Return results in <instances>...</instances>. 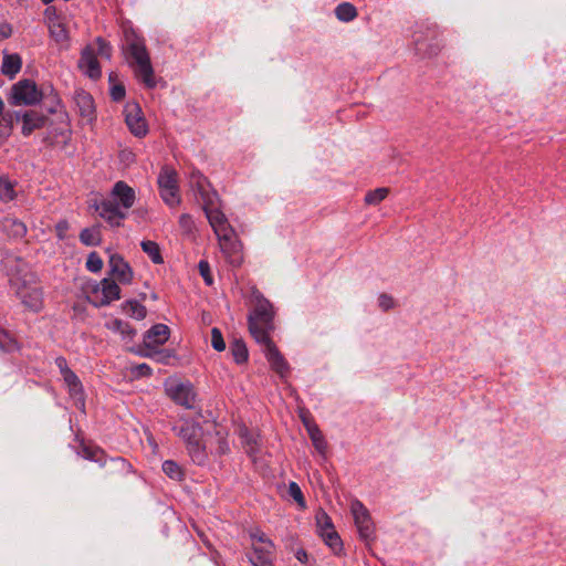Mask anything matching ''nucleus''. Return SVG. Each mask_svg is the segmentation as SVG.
I'll list each match as a JSON object with an SVG mask.
<instances>
[{"label": "nucleus", "instance_id": "24", "mask_svg": "<svg viewBox=\"0 0 566 566\" xmlns=\"http://www.w3.org/2000/svg\"><path fill=\"white\" fill-rule=\"evenodd\" d=\"M63 380L69 388L70 395L76 399L82 406H84V392L83 386L78 377L75 375L73 370L62 375Z\"/></svg>", "mask_w": 566, "mask_h": 566}, {"label": "nucleus", "instance_id": "40", "mask_svg": "<svg viewBox=\"0 0 566 566\" xmlns=\"http://www.w3.org/2000/svg\"><path fill=\"white\" fill-rule=\"evenodd\" d=\"M322 536L324 537L325 543L333 549H338L342 547V541L338 534L334 531V527L332 530H327V532L322 533Z\"/></svg>", "mask_w": 566, "mask_h": 566}, {"label": "nucleus", "instance_id": "58", "mask_svg": "<svg viewBox=\"0 0 566 566\" xmlns=\"http://www.w3.org/2000/svg\"><path fill=\"white\" fill-rule=\"evenodd\" d=\"M296 558L301 563H306L307 562V553L304 549H300L296 552Z\"/></svg>", "mask_w": 566, "mask_h": 566}, {"label": "nucleus", "instance_id": "9", "mask_svg": "<svg viewBox=\"0 0 566 566\" xmlns=\"http://www.w3.org/2000/svg\"><path fill=\"white\" fill-rule=\"evenodd\" d=\"M350 511L354 516V521L358 530L359 536L364 541L374 539L375 526L371 521V516L368 510L364 506V504L359 501H354L350 505Z\"/></svg>", "mask_w": 566, "mask_h": 566}, {"label": "nucleus", "instance_id": "61", "mask_svg": "<svg viewBox=\"0 0 566 566\" xmlns=\"http://www.w3.org/2000/svg\"><path fill=\"white\" fill-rule=\"evenodd\" d=\"M3 108H4V104H3L2 99L0 98V115H2Z\"/></svg>", "mask_w": 566, "mask_h": 566}, {"label": "nucleus", "instance_id": "29", "mask_svg": "<svg viewBox=\"0 0 566 566\" xmlns=\"http://www.w3.org/2000/svg\"><path fill=\"white\" fill-rule=\"evenodd\" d=\"M80 240L86 247L98 245L102 241L99 226H93V227L83 229L80 233Z\"/></svg>", "mask_w": 566, "mask_h": 566}, {"label": "nucleus", "instance_id": "17", "mask_svg": "<svg viewBox=\"0 0 566 566\" xmlns=\"http://www.w3.org/2000/svg\"><path fill=\"white\" fill-rule=\"evenodd\" d=\"M78 67L92 80H98L102 75L101 66L97 61L95 51L91 46H86L78 60Z\"/></svg>", "mask_w": 566, "mask_h": 566}, {"label": "nucleus", "instance_id": "2", "mask_svg": "<svg viewBox=\"0 0 566 566\" xmlns=\"http://www.w3.org/2000/svg\"><path fill=\"white\" fill-rule=\"evenodd\" d=\"M253 310L248 316L249 331L256 343L271 338L274 331L275 311L272 303L258 290L251 293Z\"/></svg>", "mask_w": 566, "mask_h": 566}, {"label": "nucleus", "instance_id": "39", "mask_svg": "<svg viewBox=\"0 0 566 566\" xmlns=\"http://www.w3.org/2000/svg\"><path fill=\"white\" fill-rule=\"evenodd\" d=\"M86 269L93 273H97L103 269V260L97 252H91L86 260Z\"/></svg>", "mask_w": 566, "mask_h": 566}, {"label": "nucleus", "instance_id": "18", "mask_svg": "<svg viewBox=\"0 0 566 566\" xmlns=\"http://www.w3.org/2000/svg\"><path fill=\"white\" fill-rule=\"evenodd\" d=\"M109 274L117 279L120 283H130L133 280V271L129 264L119 254H112L108 261Z\"/></svg>", "mask_w": 566, "mask_h": 566}, {"label": "nucleus", "instance_id": "35", "mask_svg": "<svg viewBox=\"0 0 566 566\" xmlns=\"http://www.w3.org/2000/svg\"><path fill=\"white\" fill-rule=\"evenodd\" d=\"M50 35L60 44H64L69 38L67 31L61 22H52L50 24Z\"/></svg>", "mask_w": 566, "mask_h": 566}, {"label": "nucleus", "instance_id": "59", "mask_svg": "<svg viewBox=\"0 0 566 566\" xmlns=\"http://www.w3.org/2000/svg\"><path fill=\"white\" fill-rule=\"evenodd\" d=\"M108 77H109V82L114 83L116 77H117V74L116 73H111Z\"/></svg>", "mask_w": 566, "mask_h": 566}, {"label": "nucleus", "instance_id": "48", "mask_svg": "<svg viewBox=\"0 0 566 566\" xmlns=\"http://www.w3.org/2000/svg\"><path fill=\"white\" fill-rule=\"evenodd\" d=\"M96 42L98 44V54L109 60L112 56V46L102 38H97Z\"/></svg>", "mask_w": 566, "mask_h": 566}, {"label": "nucleus", "instance_id": "45", "mask_svg": "<svg viewBox=\"0 0 566 566\" xmlns=\"http://www.w3.org/2000/svg\"><path fill=\"white\" fill-rule=\"evenodd\" d=\"M126 94L125 86L120 83H114L111 87V97L114 102H120Z\"/></svg>", "mask_w": 566, "mask_h": 566}, {"label": "nucleus", "instance_id": "60", "mask_svg": "<svg viewBox=\"0 0 566 566\" xmlns=\"http://www.w3.org/2000/svg\"><path fill=\"white\" fill-rule=\"evenodd\" d=\"M140 356L150 357L151 354L149 352H138Z\"/></svg>", "mask_w": 566, "mask_h": 566}, {"label": "nucleus", "instance_id": "30", "mask_svg": "<svg viewBox=\"0 0 566 566\" xmlns=\"http://www.w3.org/2000/svg\"><path fill=\"white\" fill-rule=\"evenodd\" d=\"M142 250L150 258L155 264L164 263L160 248L157 242L151 240H145L140 243Z\"/></svg>", "mask_w": 566, "mask_h": 566}, {"label": "nucleus", "instance_id": "31", "mask_svg": "<svg viewBox=\"0 0 566 566\" xmlns=\"http://www.w3.org/2000/svg\"><path fill=\"white\" fill-rule=\"evenodd\" d=\"M123 311L130 317L144 319L147 315L146 307L137 301L130 300L123 304Z\"/></svg>", "mask_w": 566, "mask_h": 566}, {"label": "nucleus", "instance_id": "37", "mask_svg": "<svg viewBox=\"0 0 566 566\" xmlns=\"http://www.w3.org/2000/svg\"><path fill=\"white\" fill-rule=\"evenodd\" d=\"M15 197L13 185L4 178H0V199L3 201H11Z\"/></svg>", "mask_w": 566, "mask_h": 566}, {"label": "nucleus", "instance_id": "8", "mask_svg": "<svg viewBox=\"0 0 566 566\" xmlns=\"http://www.w3.org/2000/svg\"><path fill=\"white\" fill-rule=\"evenodd\" d=\"M92 296L96 307L106 306L120 298V287L114 280L105 277L93 287Z\"/></svg>", "mask_w": 566, "mask_h": 566}, {"label": "nucleus", "instance_id": "54", "mask_svg": "<svg viewBox=\"0 0 566 566\" xmlns=\"http://www.w3.org/2000/svg\"><path fill=\"white\" fill-rule=\"evenodd\" d=\"M134 371L137 374V376H150L151 375V368L147 364H139L134 368Z\"/></svg>", "mask_w": 566, "mask_h": 566}, {"label": "nucleus", "instance_id": "23", "mask_svg": "<svg viewBox=\"0 0 566 566\" xmlns=\"http://www.w3.org/2000/svg\"><path fill=\"white\" fill-rule=\"evenodd\" d=\"M249 560L253 566H273L272 548L252 543V553L249 555Z\"/></svg>", "mask_w": 566, "mask_h": 566}, {"label": "nucleus", "instance_id": "43", "mask_svg": "<svg viewBox=\"0 0 566 566\" xmlns=\"http://www.w3.org/2000/svg\"><path fill=\"white\" fill-rule=\"evenodd\" d=\"M198 269H199V273L200 275L202 276L205 283L207 285H212L213 284V277L211 275V270H210V264L208 261L206 260H201L198 264Z\"/></svg>", "mask_w": 566, "mask_h": 566}, {"label": "nucleus", "instance_id": "51", "mask_svg": "<svg viewBox=\"0 0 566 566\" xmlns=\"http://www.w3.org/2000/svg\"><path fill=\"white\" fill-rule=\"evenodd\" d=\"M216 439H217V442H218L217 451L220 454L226 453L229 450V447H228V443H227L223 434L220 431H216Z\"/></svg>", "mask_w": 566, "mask_h": 566}, {"label": "nucleus", "instance_id": "38", "mask_svg": "<svg viewBox=\"0 0 566 566\" xmlns=\"http://www.w3.org/2000/svg\"><path fill=\"white\" fill-rule=\"evenodd\" d=\"M287 493L298 504L301 509H305V499L301 488L296 482H290Z\"/></svg>", "mask_w": 566, "mask_h": 566}, {"label": "nucleus", "instance_id": "20", "mask_svg": "<svg viewBox=\"0 0 566 566\" xmlns=\"http://www.w3.org/2000/svg\"><path fill=\"white\" fill-rule=\"evenodd\" d=\"M112 195L114 196L115 201H119L120 208L124 210H128L133 207L135 202V191L132 187H129L124 181H117L114 185Z\"/></svg>", "mask_w": 566, "mask_h": 566}, {"label": "nucleus", "instance_id": "49", "mask_svg": "<svg viewBox=\"0 0 566 566\" xmlns=\"http://www.w3.org/2000/svg\"><path fill=\"white\" fill-rule=\"evenodd\" d=\"M378 302H379V306L384 311H388V310L392 308L395 305L394 298L390 295L385 294V293L379 295Z\"/></svg>", "mask_w": 566, "mask_h": 566}, {"label": "nucleus", "instance_id": "13", "mask_svg": "<svg viewBox=\"0 0 566 566\" xmlns=\"http://www.w3.org/2000/svg\"><path fill=\"white\" fill-rule=\"evenodd\" d=\"M96 211L113 227H119L122 220L126 218V212L113 199L103 200L99 206H96Z\"/></svg>", "mask_w": 566, "mask_h": 566}, {"label": "nucleus", "instance_id": "52", "mask_svg": "<svg viewBox=\"0 0 566 566\" xmlns=\"http://www.w3.org/2000/svg\"><path fill=\"white\" fill-rule=\"evenodd\" d=\"M12 34V28L9 23L0 21V41L10 38Z\"/></svg>", "mask_w": 566, "mask_h": 566}, {"label": "nucleus", "instance_id": "50", "mask_svg": "<svg viewBox=\"0 0 566 566\" xmlns=\"http://www.w3.org/2000/svg\"><path fill=\"white\" fill-rule=\"evenodd\" d=\"M70 226L66 220H61L55 226V232L60 240H64Z\"/></svg>", "mask_w": 566, "mask_h": 566}, {"label": "nucleus", "instance_id": "33", "mask_svg": "<svg viewBox=\"0 0 566 566\" xmlns=\"http://www.w3.org/2000/svg\"><path fill=\"white\" fill-rule=\"evenodd\" d=\"M230 349L237 364H242L248 360V348L243 340L235 339L231 343Z\"/></svg>", "mask_w": 566, "mask_h": 566}, {"label": "nucleus", "instance_id": "4", "mask_svg": "<svg viewBox=\"0 0 566 566\" xmlns=\"http://www.w3.org/2000/svg\"><path fill=\"white\" fill-rule=\"evenodd\" d=\"M178 434L187 444V450L192 461L203 464L207 460V447L211 441L205 437L202 427L192 421H186L179 429Z\"/></svg>", "mask_w": 566, "mask_h": 566}, {"label": "nucleus", "instance_id": "22", "mask_svg": "<svg viewBox=\"0 0 566 566\" xmlns=\"http://www.w3.org/2000/svg\"><path fill=\"white\" fill-rule=\"evenodd\" d=\"M191 185L197 189L200 199L202 201V206L206 205L207 198L211 201H218V195L216 191H211L208 189L209 182L206 177H203L199 172H193L191 176Z\"/></svg>", "mask_w": 566, "mask_h": 566}, {"label": "nucleus", "instance_id": "46", "mask_svg": "<svg viewBox=\"0 0 566 566\" xmlns=\"http://www.w3.org/2000/svg\"><path fill=\"white\" fill-rule=\"evenodd\" d=\"M179 226L185 232H192V230L195 229V222L192 217L188 213H182L179 217Z\"/></svg>", "mask_w": 566, "mask_h": 566}, {"label": "nucleus", "instance_id": "56", "mask_svg": "<svg viewBox=\"0 0 566 566\" xmlns=\"http://www.w3.org/2000/svg\"><path fill=\"white\" fill-rule=\"evenodd\" d=\"M245 442H247V453L249 455H253L258 451L256 441L251 437V438H247Z\"/></svg>", "mask_w": 566, "mask_h": 566}, {"label": "nucleus", "instance_id": "1", "mask_svg": "<svg viewBox=\"0 0 566 566\" xmlns=\"http://www.w3.org/2000/svg\"><path fill=\"white\" fill-rule=\"evenodd\" d=\"M207 199L202 209L218 238L220 250L231 265L239 266L243 260L242 244L238 240L226 214L218 208L217 201H211L209 198Z\"/></svg>", "mask_w": 566, "mask_h": 566}, {"label": "nucleus", "instance_id": "53", "mask_svg": "<svg viewBox=\"0 0 566 566\" xmlns=\"http://www.w3.org/2000/svg\"><path fill=\"white\" fill-rule=\"evenodd\" d=\"M55 365L59 368L61 375L71 371L70 367L67 366V361L63 356H59L55 358Z\"/></svg>", "mask_w": 566, "mask_h": 566}, {"label": "nucleus", "instance_id": "47", "mask_svg": "<svg viewBox=\"0 0 566 566\" xmlns=\"http://www.w3.org/2000/svg\"><path fill=\"white\" fill-rule=\"evenodd\" d=\"M317 525L322 530V533L327 532V530L333 528L332 521L329 516L325 512H321L316 516Z\"/></svg>", "mask_w": 566, "mask_h": 566}, {"label": "nucleus", "instance_id": "41", "mask_svg": "<svg viewBox=\"0 0 566 566\" xmlns=\"http://www.w3.org/2000/svg\"><path fill=\"white\" fill-rule=\"evenodd\" d=\"M0 348L6 352H12L18 348L17 342L2 329H0Z\"/></svg>", "mask_w": 566, "mask_h": 566}, {"label": "nucleus", "instance_id": "14", "mask_svg": "<svg viewBox=\"0 0 566 566\" xmlns=\"http://www.w3.org/2000/svg\"><path fill=\"white\" fill-rule=\"evenodd\" d=\"M415 48L418 54L423 57H431L437 55L441 50V43L434 30H431L428 38L421 34H415Z\"/></svg>", "mask_w": 566, "mask_h": 566}, {"label": "nucleus", "instance_id": "27", "mask_svg": "<svg viewBox=\"0 0 566 566\" xmlns=\"http://www.w3.org/2000/svg\"><path fill=\"white\" fill-rule=\"evenodd\" d=\"M80 454L86 460L98 463L99 467L105 465L108 458L105 451L96 446L82 444Z\"/></svg>", "mask_w": 566, "mask_h": 566}, {"label": "nucleus", "instance_id": "55", "mask_svg": "<svg viewBox=\"0 0 566 566\" xmlns=\"http://www.w3.org/2000/svg\"><path fill=\"white\" fill-rule=\"evenodd\" d=\"M10 129V123L2 115H0V137L8 135Z\"/></svg>", "mask_w": 566, "mask_h": 566}, {"label": "nucleus", "instance_id": "11", "mask_svg": "<svg viewBox=\"0 0 566 566\" xmlns=\"http://www.w3.org/2000/svg\"><path fill=\"white\" fill-rule=\"evenodd\" d=\"M125 122L136 137L140 138L147 135L148 126L137 103H128L125 106Z\"/></svg>", "mask_w": 566, "mask_h": 566}, {"label": "nucleus", "instance_id": "42", "mask_svg": "<svg viewBox=\"0 0 566 566\" xmlns=\"http://www.w3.org/2000/svg\"><path fill=\"white\" fill-rule=\"evenodd\" d=\"M211 345L217 352L226 349V343L219 328L213 327L211 329Z\"/></svg>", "mask_w": 566, "mask_h": 566}, {"label": "nucleus", "instance_id": "12", "mask_svg": "<svg viewBox=\"0 0 566 566\" xmlns=\"http://www.w3.org/2000/svg\"><path fill=\"white\" fill-rule=\"evenodd\" d=\"M73 102L77 114L84 122L92 123L95 119V103L93 96L88 92L82 88L76 90L73 95Z\"/></svg>", "mask_w": 566, "mask_h": 566}, {"label": "nucleus", "instance_id": "5", "mask_svg": "<svg viewBox=\"0 0 566 566\" xmlns=\"http://www.w3.org/2000/svg\"><path fill=\"white\" fill-rule=\"evenodd\" d=\"M157 184L161 199L169 207H176L180 203L178 175L177 171L168 166L161 168Z\"/></svg>", "mask_w": 566, "mask_h": 566}, {"label": "nucleus", "instance_id": "6", "mask_svg": "<svg viewBox=\"0 0 566 566\" xmlns=\"http://www.w3.org/2000/svg\"><path fill=\"white\" fill-rule=\"evenodd\" d=\"M42 99V92L32 80H21L12 86L11 103L14 105H33Z\"/></svg>", "mask_w": 566, "mask_h": 566}, {"label": "nucleus", "instance_id": "15", "mask_svg": "<svg viewBox=\"0 0 566 566\" xmlns=\"http://www.w3.org/2000/svg\"><path fill=\"white\" fill-rule=\"evenodd\" d=\"M170 398L178 405L192 409L196 402V392L191 384H177L168 389Z\"/></svg>", "mask_w": 566, "mask_h": 566}, {"label": "nucleus", "instance_id": "28", "mask_svg": "<svg viewBox=\"0 0 566 566\" xmlns=\"http://www.w3.org/2000/svg\"><path fill=\"white\" fill-rule=\"evenodd\" d=\"M106 327L122 335L123 339L132 340L136 335V331L129 323L115 318L106 324Z\"/></svg>", "mask_w": 566, "mask_h": 566}, {"label": "nucleus", "instance_id": "32", "mask_svg": "<svg viewBox=\"0 0 566 566\" xmlns=\"http://www.w3.org/2000/svg\"><path fill=\"white\" fill-rule=\"evenodd\" d=\"M335 14L338 20L349 22L357 17V10L350 2H343L336 7Z\"/></svg>", "mask_w": 566, "mask_h": 566}, {"label": "nucleus", "instance_id": "21", "mask_svg": "<svg viewBox=\"0 0 566 566\" xmlns=\"http://www.w3.org/2000/svg\"><path fill=\"white\" fill-rule=\"evenodd\" d=\"M48 120V117L36 111H28L22 115V134L24 136L31 135L35 129L42 128Z\"/></svg>", "mask_w": 566, "mask_h": 566}, {"label": "nucleus", "instance_id": "10", "mask_svg": "<svg viewBox=\"0 0 566 566\" xmlns=\"http://www.w3.org/2000/svg\"><path fill=\"white\" fill-rule=\"evenodd\" d=\"M262 352L268 359L271 369L275 371L281 378H286L290 374V366L273 340L266 339L259 343Z\"/></svg>", "mask_w": 566, "mask_h": 566}, {"label": "nucleus", "instance_id": "34", "mask_svg": "<svg viewBox=\"0 0 566 566\" xmlns=\"http://www.w3.org/2000/svg\"><path fill=\"white\" fill-rule=\"evenodd\" d=\"M163 471L165 474L175 480V481H181L184 479V470L182 468L172 460H166L163 463Z\"/></svg>", "mask_w": 566, "mask_h": 566}, {"label": "nucleus", "instance_id": "7", "mask_svg": "<svg viewBox=\"0 0 566 566\" xmlns=\"http://www.w3.org/2000/svg\"><path fill=\"white\" fill-rule=\"evenodd\" d=\"M28 277L18 286L17 293L25 307L38 312L42 308L43 294L35 283V276L30 274Z\"/></svg>", "mask_w": 566, "mask_h": 566}, {"label": "nucleus", "instance_id": "3", "mask_svg": "<svg viewBox=\"0 0 566 566\" xmlns=\"http://www.w3.org/2000/svg\"><path fill=\"white\" fill-rule=\"evenodd\" d=\"M125 41L126 52L132 59L129 65L134 69L135 76L142 81L146 87L154 88L157 83L145 40L137 35L135 31L127 30L125 31Z\"/></svg>", "mask_w": 566, "mask_h": 566}, {"label": "nucleus", "instance_id": "57", "mask_svg": "<svg viewBox=\"0 0 566 566\" xmlns=\"http://www.w3.org/2000/svg\"><path fill=\"white\" fill-rule=\"evenodd\" d=\"M12 226L14 228V233L17 235L22 237L27 233V227L24 226V223H22L20 221H13Z\"/></svg>", "mask_w": 566, "mask_h": 566}, {"label": "nucleus", "instance_id": "25", "mask_svg": "<svg viewBox=\"0 0 566 566\" xmlns=\"http://www.w3.org/2000/svg\"><path fill=\"white\" fill-rule=\"evenodd\" d=\"M22 67V59L19 54H8L3 55L1 72L3 75L9 78H13Z\"/></svg>", "mask_w": 566, "mask_h": 566}, {"label": "nucleus", "instance_id": "36", "mask_svg": "<svg viewBox=\"0 0 566 566\" xmlns=\"http://www.w3.org/2000/svg\"><path fill=\"white\" fill-rule=\"evenodd\" d=\"M388 193H389L388 188H385V187L377 188V189L371 190L366 193L365 202L367 205H378L388 196Z\"/></svg>", "mask_w": 566, "mask_h": 566}, {"label": "nucleus", "instance_id": "62", "mask_svg": "<svg viewBox=\"0 0 566 566\" xmlns=\"http://www.w3.org/2000/svg\"><path fill=\"white\" fill-rule=\"evenodd\" d=\"M43 3L48 4L51 3L53 0H41Z\"/></svg>", "mask_w": 566, "mask_h": 566}, {"label": "nucleus", "instance_id": "26", "mask_svg": "<svg viewBox=\"0 0 566 566\" xmlns=\"http://www.w3.org/2000/svg\"><path fill=\"white\" fill-rule=\"evenodd\" d=\"M303 422L306 427V430L308 432V436H310L315 449L321 454H325L326 449H327V442L325 441L324 436L321 432L319 428L314 422H311V421L306 420L305 418H303Z\"/></svg>", "mask_w": 566, "mask_h": 566}, {"label": "nucleus", "instance_id": "44", "mask_svg": "<svg viewBox=\"0 0 566 566\" xmlns=\"http://www.w3.org/2000/svg\"><path fill=\"white\" fill-rule=\"evenodd\" d=\"M252 543H256L259 546H265L268 548H273L272 542L265 536L264 533L260 531L251 532L250 534Z\"/></svg>", "mask_w": 566, "mask_h": 566}, {"label": "nucleus", "instance_id": "19", "mask_svg": "<svg viewBox=\"0 0 566 566\" xmlns=\"http://www.w3.org/2000/svg\"><path fill=\"white\" fill-rule=\"evenodd\" d=\"M170 335L169 327L165 324H156L147 331L144 345L147 349L164 345Z\"/></svg>", "mask_w": 566, "mask_h": 566}, {"label": "nucleus", "instance_id": "16", "mask_svg": "<svg viewBox=\"0 0 566 566\" xmlns=\"http://www.w3.org/2000/svg\"><path fill=\"white\" fill-rule=\"evenodd\" d=\"M102 468L105 470V478L113 481L126 478L133 472L132 464L122 457L107 458L106 464Z\"/></svg>", "mask_w": 566, "mask_h": 566}]
</instances>
